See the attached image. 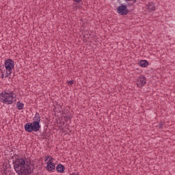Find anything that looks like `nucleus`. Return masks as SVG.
Returning a JSON list of instances; mask_svg holds the SVG:
<instances>
[{"instance_id":"nucleus-1","label":"nucleus","mask_w":175,"mask_h":175,"mask_svg":"<svg viewBox=\"0 0 175 175\" xmlns=\"http://www.w3.org/2000/svg\"><path fill=\"white\" fill-rule=\"evenodd\" d=\"M14 167L18 175H29L33 173L35 166L27 158H20L13 161Z\"/></svg>"},{"instance_id":"nucleus-2","label":"nucleus","mask_w":175,"mask_h":175,"mask_svg":"<svg viewBox=\"0 0 175 175\" xmlns=\"http://www.w3.org/2000/svg\"><path fill=\"white\" fill-rule=\"evenodd\" d=\"M40 115L36 112L34 117L33 118V122L31 123H26L25 124V130L26 132H39L40 131Z\"/></svg>"},{"instance_id":"nucleus-3","label":"nucleus","mask_w":175,"mask_h":175,"mask_svg":"<svg viewBox=\"0 0 175 175\" xmlns=\"http://www.w3.org/2000/svg\"><path fill=\"white\" fill-rule=\"evenodd\" d=\"M14 94L13 92L5 90L0 94V101L4 103V105H12L14 102L13 100L14 99Z\"/></svg>"},{"instance_id":"nucleus-4","label":"nucleus","mask_w":175,"mask_h":175,"mask_svg":"<svg viewBox=\"0 0 175 175\" xmlns=\"http://www.w3.org/2000/svg\"><path fill=\"white\" fill-rule=\"evenodd\" d=\"M4 66L6 72L5 77H8L12 75V72L14 68V61L12 59H8L5 60Z\"/></svg>"},{"instance_id":"nucleus-5","label":"nucleus","mask_w":175,"mask_h":175,"mask_svg":"<svg viewBox=\"0 0 175 175\" xmlns=\"http://www.w3.org/2000/svg\"><path fill=\"white\" fill-rule=\"evenodd\" d=\"M116 12L120 16H126L130 11L128 10L126 5L121 4L117 8Z\"/></svg>"},{"instance_id":"nucleus-6","label":"nucleus","mask_w":175,"mask_h":175,"mask_svg":"<svg viewBox=\"0 0 175 175\" xmlns=\"http://www.w3.org/2000/svg\"><path fill=\"white\" fill-rule=\"evenodd\" d=\"M49 160L46 162V170H49L50 172H54L55 170V164L53 163V159L51 156H49Z\"/></svg>"},{"instance_id":"nucleus-7","label":"nucleus","mask_w":175,"mask_h":175,"mask_svg":"<svg viewBox=\"0 0 175 175\" xmlns=\"http://www.w3.org/2000/svg\"><path fill=\"white\" fill-rule=\"evenodd\" d=\"M147 83V79L146 77L141 75L138 79H137V87H139V88H142L144 85H146Z\"/></svg>"},{"instance_id":"nucleus-8","label":"nucleus","mask_w":175,"mask_h":175,"mask_svg":"<svg viewBox=\"0 0 175 175\" xmlns=\"http://www.w3.org/2000/svg\"><path fill=\"white\" fill-rule=\"evenodd\" d=\"M146 8L150 12H155V5H154V3H149L147 4Z\"/></svg>"},{"instance_id":"nucleus-9","label":"nucleus","mask_w":175,"mask_h":175,"mask_svg":"<svg viewBox=\"0 0 175 175\" xmlns=\"http://www.w3.org/2000/svg\"><path fill=\"white\" fill-rule=\"evenodd\" d=\"M57 173H64L65 172V166L62 164H59L56 167Z\"/></svg>"},{"instance_id":"nucleus-10","label":"nucleus","mask_w":175,"mask_h":175,"mask_svg":"<svg viewBox=\"0 0 175 175\" xmlns=\"http://www.w3.org/2000/svg\"><path fill=\"white\" fill-rule=\"evenodd\" d=\"M139 65L142 68H147L148 66V62L147 60H140L139 62Z\"/></svg>"},{"instance_id":"nucleus-11","label":"nucleus","mask_w":175,"mask_h":175,"mask_svg":"<svg viewBox=\"0 0 175 175\" xmlns=\"http://www.w3.org/2000/svg\"><path fill=\"white\" fill-rule=\"evenodd\" d=\"M16 106L18 110H23L24 109V104L20 101L17 102Z\"/></svg>"},{"instance_id":"nucleus-12","label":"nucleus","mask_w":175,"mask_h":175,"mask_svg":"<svg viewBox=\"0 0 175 175\" xmlns=\"http://www.w3.org/2000/svg\"><path fill=\"white\" fill-rule=\"evenodd\" d=\"M126 2H130V1H133V3H129L127 5L128 6H132V5H133V3H136V2H137V0H125Z\"/></svg>"},{"instance_id":"nucleus-13","label":"nucleus","mask_w":175,"mask_h":175,"mask_svg":"<svg viewBox=\"0 0 175 175\" xmlns=\"http://www.w3.org/2000/svg\"><path fill=\"white\" fill-rule=\"evenodd\" d=\"M163 125H165V122H160L159 124L158 125L159 129H162V128H163Z\"/></svg>"},{"instance_id":"nucleus-14","label":"nucleus","mask_w":175,"mask_h":175,"mask_svg":"<svg viewBox=\"0 0 175 175\" xmlns=\"http://www.w3.org/2000/svg\"><path fill=\"white\" fill-rule=\"evenodd\" d=\"M64 118L66 121H68V120H72V117H70V116L69 115H66V116H64Z\"/></svg>"},{"instance_id":"nucleus-15","label":"nucleus","mask_w":175,"mask_h":175,"mask_svg":"<svg viewBox=\"0 0 175 175\" xmlns=\"http://www.w3.org/2000/svg\"><path fill=\"white\" fill-rule=\"evenodd\" d=\"M50 158V156H46L45 157H44V161L45 162H47V161H49V159Z\"/></svg>"},{"instance_id":"nucleus-16","label":"nucleus","mask_w":175,"mask_h":175,"mask_svg":"<svg viewBox=\"0 0 175 175\" xmlns=\"http://www.w3.org/2000/svg\"><path fill=\"white\" fill-rule=\"evenodd\" d=\"M67 83L70 84V85H72L73 84V81H68Z\"/></svg>"},{"instance_id":"nucleus-17","label":"nucleus","mask_w":175,"mask_h":175,"mask_svg":"<svg viewBox=\"0 0 175 175\" xmlns=\"http://www.w3.org/2000/svg\"><path fill=\"white\" fill-rule=\"evenodd\" d=\"M74 2H77V3H80L81 2V0H73Z\"/></svg>"},{"instance_id":"nucleus-18","label":"nucleus","mask_w":175,"mask_h":175,"mask_svg":"<svg viewBox=\"0 0 175 175\" xmlns=\"http://www.w3.org/2000/svg\"><path fill=\"white\" fill-rule=\"evenodd\" d=\"M1 77L3 79L5 77V75L2 74Z\"/></svg>"}]
</instances>
